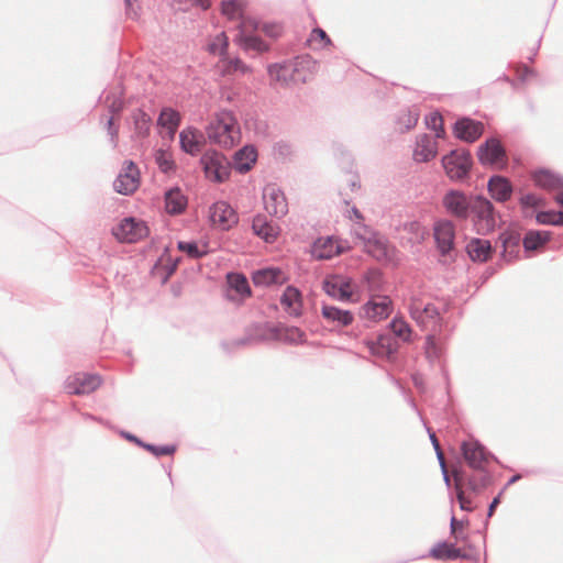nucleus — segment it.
Here are the masks:
<instances>
[{"instance_id":"f3484780","label":"nucleus","mask_w":563,"mask_h":563,"mask_svg":"<svg viewBox=\"0 0 563 563\" xmlns=\"http://www.w3.org/2000/svg\"><path fill=\"white\" fill-rule=\"evenodd\" d=\"M484 133V124L470 117H461L453 124L454 136L466 143H474Z\"/></svg>"},{"instance_id":"774afa93","label":"nucleus","mask_w":563,"mask_h":563,"mask_svg":"<svg viewBox=\"0 0 563 563\" xmlns=\"http://www.w3.org/2000/svg\"><path fill=\"white\" fill-rule=\"evenodd\" d=\"M275 152L283 157H287L291 154V146L287 142H277L274 146Z\"/></svg>"},{"instance_id":"ddd939ff","label":"nucleus","mask_w":563,"mask_h":563,"mask_svg":"<svg viewBox=\"0 0 563 563\" xmlns=\"http://www.w3.org/2000/svg\"><path fill=\"white\" fill-rule=\"evenodd\" d=\"M265 210L274 217L282 218L288 212L284 191L276 184H268L263 191Z\"/></svg>"},{"instance_id":"1a4fd4ad","label":"nucleus","mask_w":563,"mask_h":563,"mask_svg":"<svg viewBox=\"0 0 563 563\" xmlns=\"http://www.w3.org/2000/svg\"><path fill=\"white\" fill-rule=\"evenodd\" d=\"M368 236L364 240L365 252L377 262L389 263L393 260L395 247H391L388 240L378 231L364 225Z\"/></svg>"},{"instance_id":"9d476101","label":"nucleus","mask_w":563,"mask_h":563,"mask_svg":"<svg viewBox=\"0 0 563 563\" xmlns=\"http://www.w3.org/2000/svg\"><path fill=\"white\" fill-rule=\"evenodd\" d=\"M212 225L222 231H229L239 222V216L233 207L224 200L216 201L209 209Z\"/></svg>"},{"instance_id":"e2e57ef3","label":"nucleus","mask_w":563,"mask_h":563,"mask_svg":"<svg viewBox=\"0 0 563 563\" xmlns=\"http://www.w3.org/2000/svg\"><path fill=\"white\" fill-rule=\"evenodd\" d=\"M423 312V319H432V320H440L441 319V312L433 303L429 302L423 306L422 308Z\"/></svg>"},{"instance_id":"f8f14e48","label":"nucleus","mask_w":563,"mask_h":563,"mask_svg":"<svg viewBox=\"0 0 563 563\" xmlns=\"http://www.w3.org/2000/svg\"><path fill=\"white\" fill-rule=\"evenodd\" d=\"M474 471L476 472V474L467 476L465 471L454 470L453 478L455 481L456 486L461 487V485L465 484L472 493L479 494L483 489L492 485L493 475L486 467Z\"/></svg>"},{"instance_id":"f257e3e1","label":"nucleus","mask_w":563,"mask_h":563,"mask_svg":"<svg viewBox=\"0 0 563 563\" xmlns=\"http://www.w3.org/2000/svg\"><path fill=\"white\" fill-rule=\"evenodd\" d=\"M412 329L402 318L394 317L387 329L379 333L376 340L369 341L367 346L373 355L393 358L399 349V341L410 342Z\"/></svg>"},{"instance_id":"a19ab883","label":"nucleus","mask_w":563,"mask_h":563,"mask_svg":"<svg viewBox=\"0 0 563 563\" xmlns=\"http://www.w3.org/2000/svg\"><path fill=\"white\" fill-rule=\"evenodd\" d=\"M456 549L457 547L454 543L445 540L439 541L430 549L429 556L438 561H454L455 555H453V552Z\"/></svg>"},{"instance_id":"20e7f679","label":"nucleus","mask_w":563,"mask_h":563,"mask_svg":"<svg viewBox=\"0 0 563 563\" xmlns=\"http://www.w3.org/2000/svg\"><path fill=\"white\" fill-rule=\"evenodd\" d=\"M476 195L461 189H449L442 197V206L450 217L466 221L471 218Z\"/></svg>"},{"instance_id":"f704fd0d","label":"nucleus","mask_w":563,"mask_h":563,"mask_svg":"<svg viewBox=\"0 0 563 563\" xmlns=\"http://www.w3.org/2000/svg\"><path fill=\"white\" fill-rule=\"evenodd\" d=\"M437 155V144L430 135L422 134L417 140V146L413 151V158L419 163H427Z\"/></svg>"},{"instance_id":"9b49d317","label":"nucleus","mask_w":563,"mask_h":563,"mask_svg":"<svg viewBox=\"0 0 563 563\" xmlns=\"http://www.w3.org/2000/svg\"><path fill=\"white\" fill-rule=\"evenodd\" d=\"M113 233L121 242L135 243L148 234V228L144 221L126 217L120 221Z\"/></svg>"},{"instance_id":"393cba45","label":"nucleus","mask_w":563,"mask_h":563,"mask_svg":"<svg viewBox=\"0 0 563 563\" xmlns=\"http://www.w3.org/2000/svg\"><path fill=\"white\" fill-rule=\"evenodd\" d=\"M132 119V130L133 134L131 135L132 141H142L150 136L151 128H152V118L147 112H145L141 108H136L131 113Z\"/></svg>"},{"instance_id":"c9c22d12","label":"nucleus","mask_w":563,"mask_h":563,"mask_svg":"<svg viewBox=\"0 0 563 563\" xmlns=\"http://www.w3.org/2000/svg\"><path fill=\"white\" fill-rule=\"evenodd\" d=\"M551 238L550 231L529 230L522 239V245L526 252H531L549 242Z\"/></svg>"},{"instance_id":"c03bdc74","label":"nucleus","mask_w":563,"mask_h":563,"mask_svg":"<svg viewBox=\"0 0 563 563\" xmlns=\"http://www.w3.org/2000/svg\"><path fill=\"white\" fill-rule=\"evenodd\" d=\"M288 344H303L306 342L305 332L298 327L282 325L280 339Z\"/></svg>"},{"instance_id":"f03ea898","label":"nucleus","mask_w":563,"mask_h":563,"mask_svg":"<svg viewBox=\"0 0 563 563\" xmlns=\"http://www.w3.org/2000/svg\"><path fill=\"white\" fill-rule=\"evenodd\" d=\"M499 217L493 202L482 194L476 195L472 207L471 220L478 235H487L497 228Z\"/></svg>"},{"instance_id":"c756f323","label":"nucleus","mask_w":563,"mask_h":563,"mask_svg":"<svg viewBox=\"0 0 563 563\" xmlns=\"http://www.w3.org/2000/svg\"><path fill=\"white\" fill-rule=\"evenodd\" d=\"M254 342H262L266 340H279L282 333V324H273L271 322H256L253 323L249 329Z\"/></svg>"},{"instance_id":"b1692460","label":"nucleus","mask_w":563,"mask_h":563,"mask_svg":"<svg viewBox=\"0 0 563 563\" xmlns=\"http://www.w3.org/2000/svg\"><path fill=\"white\" fill-rule=\"evenodd\" d=\"M252 230L253 233L265 241L266 243H273L279 235V225L268 218L265 214L258 213L254 216L252 220Z\"/></svg>"},{"instance_id":"603ef678","label":"nucleus","mask_w":563,"mask_h":563,"mask_svg":"<svg viewBox=\"0 0 563 563\" xmlns=\"http://www.w3.org/2000/svg\"><path fill=\"white\" fill-rule=\"evenodd\" d=\"M468 523L470 521L467 518L459 520L454 515H452L450 520V530L451 534L456 541L465 539V537L461 534V531L463 530L464 526Z\"/></svg>"},{"instance_id":"72a5a7b5","label":"nucleus","mask_w":563,"mask_h":563,"mask_svg":"<svg viewBox=\"0 0 563 563\" xmlns=\"http://www.w3.org/2000/svg\"><path fill=\"white\" fill-rule=\"evenodd\" d=\"M321 314L328 321L334 322L340 327H347L352 324L354 320V314L351 310L341 309L325 303L321 307Z\"/></svg>"},{"instance_id":"37998d69","label":"nucleus","mask_w":563,"mask_h":563,"mask_svg":"<svg viewBox=\"0 0 563 563\" xmlns=\"http://www.w3.org/2000/svg\"><path fill=\"white\" fill-rule=\"evenodd\" d=\"M155 163L158 166V169L163 174H172L176 172L177 165L173 159L172 155L168 151L164 148H158L154 154Z\"/></svg>"},{"instance_id":"69168bd1","label":"nucleus","mask_w":563,"mask_h":563,"mask_svg":"<svg viewBox=\"0 0 563 563\" xmlns=\"http://www.w3.org/2000/svg\"><path fill=\"white\" fill-rule=\"evenodd\" d=\"M120 174H132L134 178L140 179V170L133 161H125Z\"/></svg>"},{"instance_id":"bf43d9fd","label":"nucleus","mask_w":563,"mask_h":563,"mask_svg":"<svg viewBox=\"0 0 563 563\" xmlns=\"http://www.w3.org/2000/svg\"><path fill=\"white\" fill-rule=\"evenodd\" d=\"M428 128L437 132V136H440L439 130L443 132V119L440 113L434 112L427 120Z\"/></svg>"},{"instance_id":"a18cd8bd","label":"nucleus","mask_w":563,"mask_h":563,"mask_svg":"<svg viewBox=\"0 0 563 563\" xmlns=\"http://www.w3.org/2000/svg\"><path fill=\"white\" fill-rule=\"evenodd\" d=\"M418 112L410 109H406L401 111L397 117V124L399 125L400 132L404 133L415 128L416 124L418 123Z\"/></svg>"},{"instance_id":"aec40b11","label":"nucleus","mask_w":563,"mask_h":563,"mask_svg":"<svg viewBox=\"0 0 563 563\" xmlns=\"http://www.w3.org/2000/svg\"><path fill=\"white\" fill-rule=\"evenodd\" d=\"M227 286L225 298L229 301L244 300L252 295L249 280L242 273H228Z\"/></svg>"},{"instance_id":"4be33fe9","label":"nucleus","mask_w":563,"mask_h":563,"mask_svg":"<svg viewBox=\"0 0 563 563\" xmlns=\"http://www.w3.org/2000/svg\"><path fill=\"white\" fill-rule=\"evenodd\" d=\"M252 280L256 287L280 286L288 280L287 275L279 267L267 266L253 272Z\"/></svg>"},{"instance_id":"7c9ffc66","label":"nucleus","mask_w":563,"mask_h":563,"mask_svg":"<svg viewBox=\"0 0 563 563\" xmlns=\"http://www.w3.org/2000/svg\"><path fill=\"white\" fill-rule=\"evenodd\" d=\"M532 179L536 186L547 189L554 190L563 188V177L548 168H539L532 173Z\"/></svg>"},{"instance_id":"2eb2a0df","label":"nucleus","mask_w":563,"mask_h":563,"mask_svg":"<svg viewBox=\"0 0 563 563\" xmlns=\"http://www.w3.org/2000/svg\"><path fill=\"white\" fill-rule=\"evenodd\" d=\"M433 238L439 253L446 256L454 249L455 227L451 220H440L433 228Z\"/></svg>"},{"instance_id":"de8ad7c7","label":"nucleus","mask_w":563,"mask_h":563,"mask_svg":"<svg viewBox=\"0 0 563 563\" xmlns=\"http://www.w3.org/2000/svg\"><path fill=\"white\" fill-rule=\"evenodd\" d=\"M288 70V64L286 62L273 63L267 66V73L269 77L279 82H287L288 77L286 71Z\"/></svg>"},{"instance_id":"4468645a","label":"nucleus","mask_w":563,"mask_h":563,"mask_svg":"<svg viewBox=\"0 0 563 563\" xmlns=\"http://www.w3.org/2000/svg\"><path fill=\"white\" fill-rule=\"evenodd\" d=\"M323 291L339 301H349L353 295L352 279L341 275L328 276L322 282Z\"/></svg>"},{"instance_id":"58836bf2","label":"nucleus","mask_w":563,"mask_h":563,"mask_svg":"<svg viewBox=\"0 0 563 563\" xmlns=\"http://www.w3.org/2000/svg\"><path fill=\"white\" fill-rule=\"evenodd\" d=\"M140 185V179L134 178L132 174H119L113 181V189L121 195H132Z\"/></svg>"},{"instance_id":"5fc2aeb1","label":"nucleus","mask_w":563,"mask_h":563,"mask_svg":"<svg viewBox=\"0 0 563 563\" xmlns=\"http://www.w3.org/2000/svg\"><path fill=\"white\" fill-rule=\"evenodd\" d=\"M242 9V0H223L221 3L222 14L233 16Z\"/></svg>"},{"instance_id":"338daca9","label":"nucleus","mask_w":563,"mask_h":563,"mask_svg":"<svg viewBox=\"0 0 563 563\" xmlns=\"http://www.w3.org/2000/svg\"><path fill=\"white\" fill-rule=\"evenodd\" d=\"M427 344L428 356L439 358L441 356V349L435 344L431 336H428Z\"/></svg>"},{"instance_id":"bb28decb","label":"nucleus","mask_w":563,"mask_h":563,"mask_svg":"<svg viewBox=\"0 0 563 563\" xmlns=\"http://www.w3.org/2000/svg\"><path fill=\"white\" fill-rule=\"evenodd\" d=\"M465 251L472 262L484 263L492 257L494 247L488 240L472 238L466 244Z\"/></svg>"},{"instance_id":"09e8293b","label":"nucleus","mask_w":563,"mask_h":563,"mask_svg":"<svg viewBox=\"0 0 563 563\" xmlns=\"http://www.w3.org/2000/svg\"><path fill=\"white\" fill-rule=\"evenodd\" d=\"M245 26H250L253 31L262 30L267 36L277 38L280 35V27L276 24L264 23L263 25L255 20H250L244 23Z\"/></svg>"},{"instance_id":"a878e982","label":"nucleus","mask_w":563,"mask_h":563,"mask_svg":"<svg viewBox=\"0 0 563 563\" xmlns=\"http://www.w3.org/2000/svg\"><path fill=\"white\" fill-rule=\"evenodd\" d=\"M257 156L256 147L246 144L234 153L233 168L240 174H246L256 164Z\"/></svg>"},{"instance_id":"412c9836","label":"nucleus","mask_w":563,"mask_h":563,"mask_svg":"<svg viewBox=\"0 0 563 563\" xmlns=\"http://www.w3.org/2000/svg\"><path fill=\"white\" fill-rule=\"evenodd\" d=\"M487 190L495 201L505 203L510 200L515 187L506 176L494 174L488 178Z\"/></svg>"},{"instance_id":"dca6fc26","label":"nucleus","mask_w":563,"mask_h":563,"mask_svg":"<svg viewBox=\"0 0 563 563\" xmlns=\"http://www.w3.org/2000/svg\"><path fill=\"white\" fill-rule=\"evenodd\" d=\"M393 311V301L386 295L372 296L362 307L361 316L373 321L389 317Z\"/></svg>"},{"instance_id":"39448f33","label":"nucleus","mask_w":563,"mask_h":563,"mask_svg":"<svg viewBox=\"0 0 563 563\" xmlns=\"http://www.w3.org/2000/svg\"><path fill=\"white\" fill-rule=\"evenodd\" d=\"M235 124L234 117L230 112H223L207 124V139L213 144L231 147L234 145L233 131Z\"/></svg>"},{"instance_id":"473e14b6","label":"nucleus","mask_w":563,"mask_h":563,"mask_svg":"<svg viewBox=\"0 0 563 563\" xmlns=\"http://www.w3.org/2000/svg\"><path fill=\"white\" fill-rule=\"evenodd\" d=\"M165 210L168 214L177 216L183 213L186 208L188 200L181 192L179 187L170 188L165 192Z\"/></svg>"},{"instance_id":"680f3d73","label":"nucleus","mask_w":563,"mask_h":563,"mask_svg":"<svg viewBox=\"0 0 563 563\" xmlns=\"http://www.w3.org/2000/svg\"><path fill=\"white\" fill-rule=\"evenodd\" d=\"M227 70L228 71H241L244 74L249 70V68L241 58L234 57V58H230L228 60Z\"/></svg>"},{"instance_id":"2f4dec72","label":"nucleus","mask_w":563,"mask_h":563,"mask_svg":"<svg viewBox=\"0 0 563 563\" xmlns=\"http://www.w3.org/2000/svg\"><path fill=\"white\" fill-rule=\"evenodd\" d=\"M336 238L333 235L327 238H318L312 243L311 254L319 261L331 260L340 255V250L334 249Z\"/></svg>"},{"instance_id":"6e6d98bb","label":"nucleus","mask_w":563,"mask_h":563,"mask_svg":"<svg viewBox=\"0 0 563 563\" xmlns=\"http://www.w3.org/2000/svg\"><path fill=\"white\" fill-rule=\"evenodd\" d=\"M308 41L309 42L319 41L322 43V47L332 45V41H331L330 36L327 34V32L323 29H321L319 26H317L312 30L310 38Z\"/></svg>"},{"instance_id":"6ab92c4d","label":"nucleus","mask_w":563,"mask_h":563,"mask_svg":"<svg viewBox=\"0 0 563 563\" xmlns=\"http://www.w3.org/2000/svg\"><path fill=\"white\" fill-rule=\"evenodd\" d=\"M101 385V378L96 374L78 373L68 377L66 389L69 394L87 395L95 391Z\"/></svg>"},{"instance_id":"ea45409f","label":"nucleus","mask_w":563,"mask_h":563,"mask_svg":"<svg viewBox=\"0 0 563 563\" xmlns=\"http://www.w3.org/2000/svg\"><path fill=\"white\" fill-rule=\"evenodd\" d=\"M519 205L523 218L532 217L538 208L545 206V199L536 194L528 192L519 198Z\"/></svg>"},{"instance_id":"cd10ccee","label":"nucleus","mask_w":563,"mask_h":563,"mask_svg":"<svg viewBox=\"0 0 563 563\" xmlns=\"http://www.w3.org/2000/svg\"><path fill=\"white\" fill-rule=\"evenodd\" d=\"M280 305L289 316L300 317L302 313V295L300 290L292 285H288L280 296Z\"/></svg>"},{"instance_id":"0eeeda50","label":"nucleus","mask_w":563,"mask_h":563,"mask_svg":"<svg viewBox=\"0 0 563 563\" xmlns=\"http://www.w3.org/2000/svg\"><path fill=\"white\" fill-rule=\"evenodd\" d=\"M477 158L483 166L504 169L508 165L506 147L496 136H490L477 148Z\"/></svg>"},{"instance_id":"49530a36","label":"nucleus","mask_w":563,"mask_h":563,"mask_svg":"<svg viewBox=\"0 0 563 563\" xmlns=\"http://www.w3.org/2000/svg\"><path fill=\"white\" fill-rule=\"evenodd\" d=\"M143 450L150 452L155 457H161L164 455H174L177 451L176 444H153L145 442L143 445Z\"/></svg>"},{"instance_id":"864d4df0","label":"nucleus","mask_w":563,"mask_h":563,"mask_svg":"<svg viewBox=\"0 0 563 563\" xmlns=\"http://www.w3.org/2000/svg\"><path fill=\"white\" fill-rule=\"evenodd\" d=\"M467 548L470 549V551H463L460 548L454 550L455 552H453V555H455V560L461 559V560H468V561L478 563L479 562V553L477 551H475L474 547L471 544H468Z\"/></svg>"},{"instance_id":"423d86ee","label":"nucleus","mask_w":563,"mask_h":563,"mask_svg":"<svg viewBox=\"0 0 563 563\" xmlns=\"http://www.w3.org/2000/svg\"><path fill=\"white\" fill-rule=\"evenodd\" d=\"M200 165L209 180L221 184L230 177V163L222 153L216 150L206 151L200 157Z\"/></svg>"},{"instance_id":"6e6552de","label":"nucleus","mask_w":563,"mask_h":563,"mask_svg":"<svg viewBox=\"0 0 563 563\" xmlns=\"http://www.w3.org/2000/svg\"><path fill=\"white\" fill-rule=\"evenodd\" d=\"M461 454L467 466L472 470L486 467V463L490 460L500 464L498 457L476 439L463 441L461 443Z\"/></svg>"},{"instance_id":"c85d7f7f","label":"nucleus","mask_w":563,"mask_h":563,"mask_svg":"<svg viewBox=\"0 0 563 563\" xmlns=\"http://www.w3.org/2000/svg\"><path fill=\"white\" fill-rule=\"evenodd\" d=\"M234 42L244 51H253L255 53L268 52L271 46L260 35L247 33L241 29L236 34Z\"/></svg>"},{"instance_id":"4c0bfd02","label":"nucleus","mask_w":563,"mask_h":563,"mask_svg":"<svg viewBox=\"0 0 563 563\" xmlns=\"http://www.w3.org/2000/svg\"><path fill=\"white\" fill-rule=\"evenodd\" d=\"M177 249L187 254L188 257L194 260H200L207 256L210 252L208 243L199 245L195 240L191 241H178Z\"/></svg>"},{"instance_id":"a211bd4d","label":"nucleus","mask_w":563,"mask_h":563,"mask_svg":"<svg viewBox=\"0 0 563 563\" xmlns=\"http://www.w3.org/2000/svg\"><path fill=\"white\" fill-rule=\"evenodd\" d=\"M206 143V135L195 126H186L179 132V147L190 156H197Z\"/></svg>"},{"instance_id":"e433bc0d","label":"nucleus","mask_w":563,"mask_h":563,"mask_svg":"<svg viewBox=\"0 0 563 563\" xmlns=\"http://www.w3.org/2000/svg\"><path fill=\"white\" fill-rule=\"evenodd\" d=\"M181 114L178 110L172 107H163L157 120L156 125L159 129L174 128L178 129L181 124Z\"/></svg>"},{"instance_id":"79ce46f5","label":"nucleus","mask_w":563,"mask_h":563,"mask_svg":"<svg viewBox=\"0 0 563 563\" xmlns=\"http://www.w3.org/2000/svg\"><path fill=\"white\" fill-rule=\"evenodd\" d=\"M362 282L372 292L383 290L384 276L379 268L371 267L362 275Z\"/></svg>"},{"instance_id":"8fccbe9b","label":"nucleus","mask_w":563,"mask_h":563,"mask_svg":"<svg viewBox=\"0 0 563 563\" xmlns=\"http://www.w3.org/2000/svg\"><path fill=\"white\" fill-rule=\"evenodd\" d=\"M229 47V38L224 32L218 34L213 42L208 45V51L210 54L219 53L221 56L228 55Z\"/></svg>"},{"instance_id":"0e129e2a","label":"nucleus","mask_w":563,"mask_h":563,"mask_svg":"<svg viewBox=\"0 0 563 563\" xmlns=\"http://www.w3.org/2000/svg\"><path fill=\"white\" fill-rule=\"evenodd\" d=\"M254 341H253L251 334L249 333V331H246V334L243 338L235 339L231 343H222V346L224 349H227L229 345H232L233 347L238 349V347H241V346L249 345V344H251Z\"/></svg>"},{"instance_id":"5701e85b","label":"nucleus","mask_w":563,"mask_h":563,"mask_svg":"<svg viewBox=\"0 0 563 563\" xmlns=\"http://www.w3.org/2000/svg\"><path fill=\"white\" fill-rule=\"evenodd\" d=\"M498 241L503 247L500 255L505 261L510 262L519 256L522 239L517 230L511 228L505 229L500 232Z\"/></svg>"},{"instance_id":"7ed1b4c3","label":"nucleus","mask_w":563,"mask_h":563,"mask_svg":"<svg viewBox=\"0 0 563 563\" xmlns=\"http://www.w3.org/2000/svg\"><path fill=\"white\" fill-rule=\"evenodd\" d=\"M446 176L453 181H465L471 177L473 157L468 150H451L441 158Z\"/></svg>"},{"instance_id":"13d9d810","label":"nucleus","mask_w":563,"mask_h":563,"mask_svg":"<svg viewBox=\"0 0 563 563\" xmlns=\"http://www.w3.org/2000/svg\"><path fill=\"white\" fill-rule=\"evenodd\" d=\"M555 216L554 210L536 211L534 218L538 224L541 225H553V218Z\"/></svg>"},{"instance_id":"3c124183","label":"nucleus","mask_w":563,"mask_h":563,"mask_svg":"<svg viewBox=\"0 0 563 563\" xmlns=\"http://www.w3.org/2000/svg\"><path fill=\"white\" fill-rule=\"evenodd\" d=\"M104 129L107 131V134H108V137H109V143L111 144L112 148H117L118 145H119V129H120V125L118 123H115V120L113 118V115H110L106 123H104Z\"/></svg>"},{"instance_id":"4d7b16f0","label":"nucleus","mask_w":563,"mask_h":563,"mask_svg":"<svg viewBox=\"0 0 563 563\" xmlns=\"http://www.w3.org/2000/svg\"><path fill=\"white\" fill-rule=\"evenodd\" d=\"M455 498L459 501L461 510L467 512L473 511L474 507L472 505V500L465 497L464 492L459 486H455Z\"/></svg>"},{"instance_id":"052dcab7","label":"nucleus","mask_w":563,"mask_h":563,"mask_svg":"<svg viewBox=\"0 0 563 563\" xmlns=\"http://www.w3.org/2000/svg\"><path fill=\"white\" fill-rule=\"evenodd\" d=\"M124 108H125L124 100L121 97H115V98H113L111 103L108 106V111H109L110 115H113V118H114L115 115H120L122 113V111L124 110Z\"/></svg>"}]
</instances>
